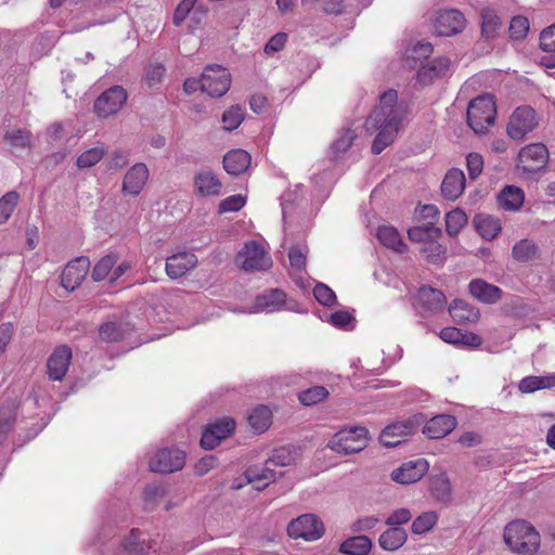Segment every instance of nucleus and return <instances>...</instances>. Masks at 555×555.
Instances as JSON below:
<instances>
[{
    "mask_svg": "<svg viewBox=\"0 0 555 555\" xmlns=\"http://www.w3.org/2000/svg\"><path fill=\"white\" fill-rule=\"evenodd\" d=\"M512 254L517 261L527 262L537 257L538 246L529 240H521L514 245Z\"/></svg>",
    "mask_w": 555,
    "mask_h": 555,
    "instance_id": "37998d69",
    "label": "nucleus"
},
{
    "mask_svg": "<svg viewBox=\"0 0 555 555\" xmlns=\"http://www.w3.org/2000/svg\"><path fill=\"white\" fill-rule=\"evenodd\" d=\"M422 254L431 263H441L446 258V247L437 242V238L427 241L422 249Z\"/></svg>",
    "mask_w": 555,
    "mask_h": 555,
    "instance_id": "c03bdc74",
    "label": "nucleus"
},
{
    "mask_svg": "<svg viewBox=\"0 0 555 555\" xmlns=\"http://www.w3.org/2000/svg\"><path fill=\"white\" fill-rule=\"evenodd\" d=\"M438 516L435 512H425L413 520L411 530L414 534L428 532L437 522Z\"/></svg>",
    "mask_w": 555,
    "mask_h": 555,
    "instance_id": "09e8293b",
    "label": "nucleus"
},
{
    "mask_svg": "<svg viewBox=\"0 0 555 555\" xmlns=\"http://www.w3.org/2000/svg\"><path fill=\"white\" fill-rule=\"evenodd\" d=\"M367 429L356 426L336 433L327 442V447L340 454H353L362 451L367 444Z\"/></svg>",
    "mask_w": 555,
    "mask_h": 555,
    "instance_id": "39448f33",
    "label": "nucleus"
},
{
    "mask_svg": "<svg viewBox=\"0 0 555 555\" xmlns=\"http://www.w3.org/2000/svg\"><path fill=\"white\" fill-rule=\"evenodd\" d=\"M372 548V541L366 535H356L345 540L339 551L347 555H367Z\"/></svg>",
    "mask_w": 555,
    "mask_h": 555,
    "instance_id": "e433bc0d",
    "label": "nucleus"
},
{
    "mask_svg": "<svg viewBox=\"0 0 555 555\" xmlns=\"http://www.w3.org/2000/svg\"><path fill=\"white\" fill-rule=\"evenodd\" d=\"M428 470L425 459H417L403 463L391 473V478L398 483L409 485L418 481Z\"/></svg>",
    "mask_w": 555,
    "mask_h": 555,
    "instance_id": "dca6fc26",
    "label": "nucleus"
},
{
    "mask_svg": "<svg viewBox=\"0 0 555 555\" xmlns=\"http://www.w3.org/2000/svg\"><path fill=\"white\" fill-rule=\"evenodd\" d=\"M90 264L89 258L83 256L69 261L62 272L61 285L67 291H75L86 279Z\"/></svg>",
    "mask_w": 555,
    "mask_h": 555,
    "instance_id": "4468645a",
    "label": "nucleus"
},
{
    "mask_svg": "<svg viewBox=\"0 0 555 555\" xmlns=\"http://www.w3.org/2000/svg\"><path fill=\"white\" fill-rule=\"evenodd\" d=\"M185 453L176 448L159 450L150 461L151 470L162 474H169L183 468Z\"/></svg>",
    "mask_w": 555,
    "mask_h": 555,
    "instance_id": "ddd939ff",
    "label": "nucleus"
},
{
    "mask_svg": "<svg viewBox=\"0 0 555 555\" xmlns=\"http://www.w3.org/2000/svg\"><path fill=\"white\" fill-rule=\"evenodd\" d=\"M423 420V415L420 414L391 423L380 433V443L387 448L399 446L408 436L416 431Z\"/></svg>",
    "mask_w": 555,
    "mask_h": 555,
    "instance_id": "423d86ee",
    "label": "nucleus"
},
{
    "mask_svg": "<svg viewBox=\"0 0 555 555\" xmlns=\"http://www.w3.org/2000/svg\"><path fill=\"white\" fill-rule=\"evenodd\" d=\"M449 312L456 323H475L479 319L478 309L463 299L453 300Z\"/></svg>",
    "mask_w": 555,
    "mask_h": 555,
    "instance_id": "c85d7f7f",
    "label": "nucleus"
},
{
    "mask_svg": "<svg viewBox=\"0 0 555 555\" xmlns=\"http://www.w3.org/2000/svg\"><path fill=\"white\" fill-rule=\"evenodd\" d=\"M166 69L162 64L151 65L145 73V81L149 87L152 88L158 85L162 81Z\"/></svg>",
    "mask_w": 555,
    "mask_h": 555,
    "instance_id": "0e129e2a",
    "label": "nucleus"
},
{
    "mask_svg": "<svg viewBox=\"0 0 555 555\" xmlns=\"http://www.w3.org/2000/svg\"><path fill=\"white\" fill-rule=\"evenodd\" d=\"M456 425L457 421L453 415L439 414L426 423L423 433L430 439H439L450 434Z\"/></svg>",
    "mask_w": 555,
    "mask_h": 555,
    "instance_id": "412c9836",
    "label": "nucleus"
},
{
    "mask_svg": "<svg viewBox=\"0 0 555 555\" xmlns=\"http://www.w3.org/2000/svg\"><path fill=\"white\" fill-rule=\"evenodd\" d=\"M481 33L486 38H493L499 27L501 26V20L490 8H486L481 11Z\"/></svg>",
    "mask_w": 555,
    "mask_h": 555,
    "instance_id": "a19ab883",
    "label": "nucleus"
},
{
    "mask_svg": "<svg viewBox=\"0 0 555 555\" xmlns=\"http://www.w3.org/2000/svg\"><path fill=\"white\" fill-rule=\"evenodd\" d=\"M439 336L443 341L453 345L475 347L481 344V339L478 335L473 333H463L461 330L451 326L442 328Z\"/></svg>",
    "mask_w": 555,
    "mask_h": 555,
    "instance_id": "c756f323",
    "label": "nucleus"
},
{
    "mask_svg": "<svg viewBox=\"0 0 555 555\" xmlns=\"http://www.w3.org/2000/svg\"><path fill=\"white\" fill-rule=\"evenodd\" d=\"M465 17L457 10L441 11L436 17L435 31L438 36H452L463 30Z\"/></svg>",
    "mask_w": 555,
    "mask_h": 555,
    "instance_id": "f3484780",
    "label": "nucleus"
},
{
    "mask_svg": "<svg viewBox=\"0 0 555 555\" xmlns=\"http://www.w3.org/2000/svg\"><path fill=\"white\" fill-rule=\"evenodd\" d=\"M116 254H108L102 257L94 266L91 276L95 282H101L112 274L113 268L117 262Z\"/></svg>",
    "mask_w": 555,
    "mask_h": 555,
    "instance_id": "4c0bfd02",
    "label": "nucleus"
},
{
    "mask_svg": "<svg viewBox=\"0 0 555 555\" xmlns=\"http://www.w3.org/2000/svg\"><path fill=\"white\" fill-rule=\"evenodd\" d=\"M468 287L472 296L485 304H494L502 296L501 288L480 279L473 280Z\"/></svg>",
    "mask_w": 555,
    "mask_h": 555,
    "instance_id": "a878e982",
    "label": "nucleus"
},
{
    "mask_svg": "<svg viewBox=\"0 0 555 555\" xmlns=\"http://www.w3.org/2000/svg\"><path fill=\"white\" fill-rule=\"evenodd\" d=\"M465 175L461 169H450L441 183V194L446 199L455 201L457 199L465 190Z\"/></svg>",
    "mask_w": 555,
    "mask_h": 555,
    "instance_id": "aec40b11",
    "label": "nucleus"
},
{
    "mask_svg": "<svg viewBox=\"0 0 555 555\" xmlns=\"http://www.w3.org/2000/svg\"><path fill=\"white\" fill-rule=\"evenodd\" d=\"M529 30V21L524 16H515L509 23V35L513 39H522Z\"/></svg>",
    "mask_w": 555,
    "mask_h": 555,
    "instance_id": "6e6d98bb",
    "label": "nucleus"
},
{
    "mask_svg": "<svg viewBox=\"0 0 555 555\" xmlns=\"http://www.w3.org/2000/svg\"><path fill=\"white\" fill-rule=\"evenodd\" d=\"M208 427L210 429H214L215 435L221 441L222 439H225L234 431L235 423L231 418H223L214 424H210Z\"/></svg>",
    "mask_w": 555,
    "mask_h": 555,
    "instance_id": "4d7b16f0",
    "label": "nucleus"
},
{
    "mask_svg": "<svg viewBox=\"0 0 555 555\" xmlns=\"http://www.w3.org/2000/svg\"><path fill=\"white\" fill-rule=\"evenodd\" d=\"M291 266L296 270H302L306 267V255L299 246H292L288 251Z\"/></svg>",
    "mask_w": 555,
    "mask_h": 555,
    "instance_id": "774afa93",
    "label": "nucleus"
},
{
    "mask_svg": "<svg viewBox=\"0 0 555 555\" xmlns=\"http://www.w3.org/2000/svg\"><path fill=\"white\" fill-rule=\"evenodd\" d=\"M129 331L128 323L108 321L100 326L99 335L103 341L114 343L124 339Z\"/></svg>",
    "mask_w": 555,
    "mask_h": 555,
    "instance_id": "72a5a7b5",
    "label": "nucleus"
},
{
    "mask_svg": "<svg viewBox=\"0 0 555 555\" xmlns=\"http://www.w3.org/2000/svg\"><path fill=\"white\" fill-rule=\"evenodd\" d=\"M411 114L409 101L398 99L395 89H388L379 96V105L374 108L363 125L352 122L344 128L345 133L340 139H358L360 137H373V139H386L399 132L404 121Z\"/></svg>",
    "mask_w": 555,
    "mask_h": 555,
    "instance_id": "f257e3e1",
    "label": "nucleus"
},
{
    "mask_svg": "<svg viewBox=\"0 0 555 555\" xmlns=\"http://www.w3.org/2000/svg\"><path fill=\"white\" fill-rule=\"evenodd\" d=\"M150 177L149 168L143 163L134 164L125 175L121 192L125 195L138 196Z\"/></svg>",
    "mask_w": 555,
    "mask_h": 555,
    "instance_id": "2eb2a0df",
    "label": "nucleus"
},
{
    "mask_svg": "<svg viewBox=\"0 0 555 555\" xmlns=\"http://www.w3.org/2000/svg\"><path fill=\"white\" fill-rule=\"evenodd\" d=\"M441 230L433 223L416 225L408 231V236L413 242H423L424 244L431 240L441 236Z\"/></svg>",
    "mask_w": 555,
    "mask_h": 555,
    "instance_id": "58836bf2",
    "label": "nucleus"
},
{
    "mask_svg": "<svg viewBox=\"0 0 555 555\" xmlns=\"http://www.w3.org/2000/svg\"><path fill=\"white\" fill-rule=\"evenodd\" d=\"M496 102L491 93L473 99L467 106V124L477 135H485L496 120Z\"/></svg>",
    "mask_w": 555,
    "mask_h": 555,
    "instance_id": "f03ea898",
    "label": "nucleus"
},
{
    "mask_svg": "<svg viewBox=\"0 0 555 555\" xmlns=\"http://www.w3.org/2000/svg\"><path fill=\"white\" fill-rule=\"evenodd\" d=\"M467 223L466 214L460 209H453L446 215V231L450 236H456Z\"/></svg>",
    "mask_w": 555,
    "mask_h": 555,
    "instance_id": "79ce46f5",
    "label": "nucleus"
},
{
    "mask_svg": "<svg viewBox=\"0 0 555 555\" xmlns=\"http://www.w3.org/2000/svg\"><path fill=\"white\" fill-rule=\"evenodd\" d=\"M504 541L515 553L533 555L540 546V534L530 522L517 519L506 525Z\"/></svg>",
    "mask_w": 555,
    "mask_h": 555,
    "instance_id": "7ed1b4c3",
    "label": "nucleus"
},
{
    "mask_svg": "<svg viewBox=\"0 0 555 555\" xmlns=\"http://www.w3.org/2000/svg\"><path fill=\"white\" fill-rule=\"evenodd\" d=\"M377 238L385 247L393 249L397 253L402 254L408 249L399 232L393 227H379L377 231Z\"/></svg>",
    "mask_w": 555,
    "mask_h": 555,
    "instance_id": "f704fd0d",
    "label": "nucleus"
},
{
    "mask_svg": "<svg viewBox=\"0 0 555 555\" xmlns=\"http://www.w3.org/2000/svg\"><path fill=\"white\" fill-rule=\"evenodd\" d=\"M196 194L203 197L218 196L221 193L222 183L209 168L199 169L193 179Z\"/></svg>",
    "mask_w": 555,
    "mask_h": 555,
    "instance_id": "6ab92c4d",
    "label": "nucleus"
},
{
    "mask_svg": "<svg viewBox=\"0 0 555 555\" xmlns=\"http://www.w3.org/2000/svg\"><path fill=\"white\" fill-rule=\"evenodd\" d=\"M251 157L244 150H232L223 157V168L231 176L245 172L250 166Z\"/></svg>",
    "mask_w": 555,
    "mask_h": 555,
    "instance_id": "393cba45",
    "label": "nucleus"
},
{
    "mask_svg": "<svg viewBox=\"0 0 555 555\" xmlns=\"http://www.w3.org/2000/svg\"><path fill=\"white\" fill-rule=\"evenodd\" d=\"M72 349L67 346L57 347L47 362L48 375L52 380H62L68 371Z\"/></svg>",
    "mask_w": 555,
    "mask_h": 555,
    "instance_id": "a211bd4d",
    "label": "nucleus"
},
{
    "mask_svg": "<svg viewBox=\"0 0 555 555\" xmlns=\"http://www.w3.org/2000/svg\"><path fill=\"white\" fill-rule=\"evenodd\" d=\"M166 494V488L163 485L152 483L144 490V500L146 504H155Z\"/></svg>",
    "mask_w": 555,
    "mask_h": 555,
    "instance_id": "e2e57ef3",
    "label": "nucleus"
},
{
    "mask_svg": "<svg viewBox=\"0 0 555 555\" xmlns=\"http://www.w3.org/2000/svg\"><path fill=\"white\" fill-rule=\"evenodd\" d=\"M555 387V374L545 376H527L524 377L518 385V389L524 393H531L541 389Z\"/></svg>",
    "mask_w": 555,
    "mask_h": 555,
    "instance_id": "c9c22d12",
    "label": "nucleus"
},
{
    "mask_svg": "<svg viewBox=\"0 0 555 555\" xmlns=\"http://www.w3.org/2000/svg\"><path fill=\"white\" fill-rule=\"evenodd\" d=\"M245 203H246V199L244 196H242L240 194L231 195L220 202L219 211L220 212L238 211L241 208L244 207Z\"/></svg>",
    "mask_w": 555,
    "mask_h": 555,
    "instance_id": "052dcab7",
    "label": "nucleus"
},
{
    "mask_svg": "<svg viewBox=\"0 0 555 555\" xmlns=\"http://www.w3.org/2000/svg\"><path fill=\"white\" fill-rule=\"evenodd\" d=\"M540 47L543 51L555 52V25L550 26L541 33Z\"/></svg>",
    "mask_w": 555,
    "mask_h": 555,
    "instance_id": "69168bd1",
    "label": "nucleus"
},
{
    "mask_svg": "<svg viewBox=\"0 0 555 555\" xmlns=\"http://www.w3.org/2000/svg\"><path fill=\"white\" fill-rule=\"evenodd\" d=\"M235 261L244 271H266L272 266L268 253L254 241L245 244Z\"/></svg>",
    "mask_w": 555,
    "mask_h": 555,
    "instance_id": "1a4fd4ad",
    "label": "nucleus"
},
{
    "mask_svg": "<svg viewBox=\"0 0 555 555\" xmlns=\"http://www.w3.org/2000/svg\"><path fill=\"white\" fill-rule=\"evenodd\" d=\"M547 159L546 146L542 142H533L519 151L517 168L528 173L538 172L545 167Z\"/></svg>",
    "mask_w": 555,
    "mask_h": 555,
    "instance_id": "9d476101",
    "label": "nucleus"
},
{
    "mask_svg": "<svg viewBox=\"0 0 555 555\" xmlns=\"http://www.w3.org/2000/svg\"><path fill=\"white\" fill-rule=\"evenodd\" d=\"M286 294L279 289L272 288L258 295L255 300V312L258 311H275L285 305Z\"/></svg>",
    "mask_w": 555,
    "mask_h": 555,
    "instance_id": "cd10ccee",
    "label": "nucleus"
},
{
    "mask_svg": "<svg viewBox=\"0 0 555 555\" xmlns=\"http://www.w3.org/2000/svg\"><path fill=\"white\" fill-rule=\"evenodd\" d=\"M524 191L515 185H506L498 195L500 206L505 210L516 211L524 204Z\"/></svg>",
    "mask_w": 555,
    "mask_h": 555,
    "instance_id": "2f4dec72",
    "label": "nucleus"
},
{
    "mask_svg": "<svg viewBox=\"0 0 555 555\" xmlns=\"http://www.w3.org/2000/svg\"><path fill=\"white\" fill-rule=\"evenodd\" d=\"M244 119V109L240 105H233L222 115L223 129L232 131L236 129Z\"/></svg>",
    "mask_w": 555,
    "mask_h": 555,
    "instance_id": "de8ad7c7",
    "label": "nucleus"
},
{
    "mask_svg": "<svg viewBox=\"0 0 555 555\" xmlns=\"http://www.w3.org/2000/svg\"><path fill=\"white\" fill-rule=\"evenodd\" d=\"M295 454L292 452L289 448H280L275 449L272 455L267 460L269 466L275 467H284L289 466L295 463Z\"/></svg>",
    "mask_w": 555,
    "mask_h": 555,
    "instance_id": "8fccbe9b",
    "label": "nucleus"
},
{
    "mask_svg": "<svg viewBox=\"0 0 555 555\" xmlns=\"http://www.w3.org/2000/svg\"><path fill=\"white\" fill-rule=\"evenodd\" d=\"M328 396V390L323 386H313L298 393V399L304 405H313Z\"/></svg>",
    "mask_w": 555,
    "mask_h": 555,
    "instance_id": "49530a36",
    "label": "nucleus"
},
{
    "mask_svg": "<svg viewBox=\"0 0 555 555\" xmlns=\"http://www.w3.org/2000/svg\"><path fill=\"white\" fill-rule=\"evenodd\" d=\"M323 524L312 514H305L292 520L287 527L289 537L302 538L306 541H314L323 534Z\"/></svg>",
    "mask_w": 555,
    "mask_h": 555,
    "instance_id": "f8f14e48",
    "label": "nucleus"
},
{
    "mask_svg": "<svg viewBox=\"0 0 555 555\" xmlns=\"http://www.w3.org/2000/svg\"><path fill=\"white\" fill-rule=\"evenodd\" d=\"M450 67V60L447 57H437L426 65H423L416 75L417 82L422 86L429 85L438 78H442Z\"/></svg>",
    "mask_w": 555,
    "mask_h": 555,
    "instance_id": "5701e85b",
    "label": "nucleus"
},
{
    "mask_svg": "<svg viewBox=\"0 0 555 555\" xmlns=\"http://www.w3.org/2000/svg\"><path fill=\"white\" fill-rule=\"evenodd\" d=\"M417 304L428 312L441 310L446 304L444 294L430 286H422L417 292Z\"/></svg>",
    "mask_w": 555,
    "mask_h": 555,
    "instance_id": "b1692460",
    "label": "nucleus"
},
{
    "mask_svg": "<svg viewBox=\"0 0 555 555\" xmlns=\"http://www.w3.org/2000/svg\"><path fill=\"white\" fill-rule=\"evenodd\" d=\"M197 0H182L175 10L172 22L176 26H180L190 14Z\"/></svg>",
    "mask_w": 555,
    "mask_h": 555,
    "instance_id": "13d9d810",
    "label": "nucleus"
},
{
    "mask_svg": "<svg viewBox=\"0 0 555 555\" xmlns=\"http://www.w3.org/2000/svg\"><path fill=\"white\" fill-rule=\"evenodd\" d=\"M127 92L120 86H114L102 92L94 102V113L100 118L117 114L127 101Z\"/></svg>",
    "mask_w": 555,
    "mask_h": 555,
    "instance_id": "9b49d317",
    "label": "nucleus"
},
{
    "mask_svg": "<svg viewBox=\"0 0 555 555\" xmlns=\"http://www.w3.org/2000/svg\"><path fill=\"white\" fill-rule=\"evenodd\" d=\"M271 422V412L264 405H258L248 415V423L255 431L262 433L269 426Z\"/></svg>",
    "mask_w": 555,
    "mask_h": 555,
    "instance_id": "ea45409f",
    "label": "nucleus"
},
{
    "mask_svg": "<svg viewBox=\"0 0 555 555\" xmlns=\"http://www.w3.org/2000/svg\"><path fill=\"white\" fill-rule=\"evenodd\" d=\"M231 82V74L221 65H207L202 74V91L210 96L224 95L229 91Z\"/></svg>",
    "mask_w": 555,
    "mask_h": 555,
    "instance_id": "6e6552de",
    "label": "nucleus"
},
{
    "mask_svg": "<svg viewBox=\"0 0 555 555\" xmlns=\"http://www.w3.org/2000/svg\"><path fill=\"white\" fill-rule=\"evenodd\" d=\"M473 222L478 233L486 240H493L501 232L500 220L490 215L478 214Z\"/></svg>",
    "mask_w": 555,
    "mask_h": 555,
    "instance_id": "473e14b6",
    "label": "nucleus"
},
{
    "mask_svg": "<svg viewBox=\"0 0 555 555\" xmlns=\"http://www.w3.org/2000/svg\"><path fill=\"white\" fill-rule=\"evenodd\" d=\"M431 493L440 502H448L451 499V486L447 476H437L431 481Z\"/></svg>",
    "mask_w": 555,
    "mask_h": 555,
    "instance_id": "3c124183",
    "label": "nucleus"
},
{
    "mask_svg": "<svg viewBox=\"0 0 555 555\" xmlns=\"http://www.w3.org/2000/svg\"><path fill=\"white\" fill-rule=\"evenodd\" d=\"M539 125L535 111L527 105L518 106L511 114L506 125V132L509 139H522L533 131Z\"/></svg>",
    "mask_w": 555,
    "mask_h": 555,
    "instance_id": "0eeeda50",
    "label": "nucleus"
},
{
    "mask_svg": "<svg viewBox=\"0 0 555 555\" xmlns=\"http://www.w3.org/2000/svg\"><path fill=\"white\" fill-rule=\"evenodd\" d=\"M408 540L405 529L401 527H390L384 531L378 539L379 546L389 552L399 550Z\"/></svg>",
    "mask_w": 555,
    "mask_h": 555,
    "instance_id": "7c9ffc66",
    "label": "nucleus"
},
{
    "mask_svg": "<svg viewBox=\"0 0 555 555\" xmlns=\"http://www.w3.org/2000/svg\"><path fill=\"white\" fill-rule=\"evenodd\" d=\"M103 147H93L83 152L77 159V166L81 169L90 168L98 164L104 156Z\"/></svg>",
    "mask_w": 555,
    "mask_h": 555,
    "instance_id": "603ef678",
    "label": "nucleus"
},
{
    "mask_svg": "<svg viewBox=\"0 0 555 555\" xmlns=\"http://www.w3.org/2000/svg\"><path fill=\"white\" fill-rule=\"evenodd\" d=\"M314 298L325 307H332L336 304V295L327 285L318 283L313 288Z\"/></svg>",
    "mask_w": 555,
    "mask_h": 555,
    "instance_id": "5fc2aeb1",
    "label": "nucleus"
},
{
    "mask_svg": "<svg viewBox=\"0 0 555 555\" xmlns=\"http://www.w3.org/2000/svg\"><path fill=\"white\" fill-rule=\"evenodd\" d=\"M245 477L248 482L257 483L255 488L262 490L267 488L278 477V473L269 463L266 461L263 466H250L245 472Z\"/></svg>",
    "mask_w": 555,
    "mask_h": 555,
    "instance_id": "bb28decb",
    "label": "nucleus"
},
{
    "mask_svg": "<svg viewBox=\"0 0 555 555\" xmlns=\"http://www.w3.org/2000/svg\"><path fill=\"white\" fill-rule=\"evenodd\" d=\"M466 165L470 179H476L482 171L483 159L477 153H469L466 157Z\"/></svg>",
    "mask_w": 555,
    "mask_h": 555,
    "instance_id": "680f3d73",
    "label": "nucleus"
},
{
    "mask_svg": "<svg viewBox=\"0 0 555 555\" xmlns=\"http://www.w3.org/2000/svg\"><path fill=\"white\" fill-rule=\"evenodd\" d=\"M352 141H333L328 149V157L331 160H339L343 158L351 146Z\"/></svg>",
    "mask_w": 555,
    "mask_h": 555,
    "instance_id": "338daca9",
    "label": "nucleus"
},
{
    "mask_svg": "<svg viewBox=\"0 0 555 555\" xmlns=\"http://www.w3.org/2000/svg\"><path fill=\"white\" fill-rule=\"evenodd\" d=\"M411 518L412 513L409 508H398L387 517L385 522L389 527H401L409 522Z\"/></svg>",
    "mask_w": 555,
    "mask_h": 555,
    "instance_id": "bf43d9fd",
    "label": "nucleus"
},
{
    "mask_svg": "<svg viewBox=\"0 0 555 555\" xmlns=\"http://www.w3.org/2000/svg\"><path fill=\"white\" fill-rule=\"evenodd\" d=\"M197 257L193 253H178L167 258L166 272L171 279H178L193 269Z\"/></svg>",
    "mask_w": 555,
    "mask_h": 555,
    "instance_id": "4be33fe9",
    "label": "nucleus"
},
{
    "mask_svg": "<svg viewBox=\"0 0 555 555\" xmlns=\"http://www.w3.org/2000/svg\"><path fill=\"white\" fill-rule=\"evenodd\" d=\"M20 199V195L15 191L7 192L0 198V224L5 223L14 211Z\"/></svg>",
    "mask_w": 555,
    "mask_h": 555,
    "instance_id": "a18cd8bd",
    "label": "nucleus"
},
{
    "mask_svg": "<svg viewBox=\"0 0 555 555\" xmlns=\"http://www.w3.org/2000/svg\"><path fill=\"white\" fill-rule=\"evenodd\" d=\"M151 552H156V542L139 529H132L118 543L106 547L102 555H149Z\"/></svg>",
    "mask_w": 555,
    "mask_h": 555,
    "instance_id": "20e7f679",
    "label": "nucleus"
},
{
    "mask_svg": "<svg viewBox=\"0 0 555 555\" xmlns=\"http://www.w3.org/2000/svg\"><path fill=\"white\" fill-rule=\"evenodd\" d=\"M433 53V46L429 42H417L413 47L406 49V62L410 61H422L427 59ZM412 66L411 64H409Z\"/></svg>",
    "mask_w": 555,
    "mask_h": 555,
    "instance_id": "864d4df0",
    "label": "nucleus"
}]
</instances>
